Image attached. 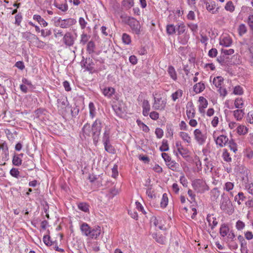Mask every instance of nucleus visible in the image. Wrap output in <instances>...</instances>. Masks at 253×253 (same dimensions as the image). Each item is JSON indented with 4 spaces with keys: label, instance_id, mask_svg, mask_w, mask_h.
Here are the masks:
<instances>
[{
    "label": "nucleus",
    "instance_id": "79ce46f5",
    "mask_svg": "<svg viewBox=\"0 0 253 253\" xmlns=\"http://www.w3.org/2000/svg\"><path fill=\"white\" fill-rule=\"evenodd\" d=\"M0 149L2 150V153L4 154L5 157L8 156V148L7 145L5 142H3L1 144H0Z\"/></svg>",
    "mask_w": 253,
    "mask_h": 253
},
{
    "label": "nucleus",
    "instance_id": "7ed1b4c3",
    "mask_svg": "<svg viewBox=\"0 0 253 253\" xmlns=\"http://www.w3.org/2000/svg\"><path fill=\"white\" fill-rule=\"evenodd\" d=\"M157 94L154 95V102L153 104L152 107L154 110H164L167 103V99L166 98H162L160 95L157 96Z\"/></svg>",
    "mask_w": 253,
    "mask_h": 253
},
{
    "label": "nucleus",
    "instance_id": "de8ad7c7",
    "mask_svg": "<svg viewBox=\"0 0 253 253\" xmlns=\"http://www.w3.org/2000/svg\"><path fill=\"white\" fill-rule=\"evenodd\" d=\"M166 30L167 34L170 35L174 34L176 29L173 24H169L167 25Z\"/></svg>",
    "mask_w": 253,
    "mask_h": 253
},
{
    "label": "nucleus",
    "instance_id": "69168bd1",
    "mask_svg": "<svg viewBox=\"0 0 253 253\" xmlns=\"http://www.w3.org/2000/svg\"><path fill=\"white\" fill-rule=\"evenodd\" d=\"M217 49L215 48H212L209 50L208 55L211 58H214L217 56Z\"/></svg>",
    "mask_w": 253,
    "mask_h": 253
},
{
    "label": "nucleus",
    "instance_id": "412c9836",
    "mask_svg": "<svg viewBox=\"0 0 253 253\" xmlns=\"http://www.w3.org/2000/svg\"><path fill=\"white\" fill-rule=\"evenodd\" d=\"M232 43L231 39L229 37H224L220 41L219 44L225 47H228Z\"/></svg>",
    "mask_w": 253,
    "mask_h": 253
},
{
    "label": "nucleus",
    "instance_id": "f03ea898",
    "mask_svg": "<svg viewBox=\"0 0 253 253\" xmlns=\"http://www.w3.org/2000/svg\"><path fill=\"white\" fill-rule=\"evenodd\" d=\"M126 24L130 27L133 33L139 35L141 34L142 29L139 21L132 17H128Z\"/></svg>",
    "mask_w": 253,
    "mask_h": 253
},
{
    "label": "nucleus",
    "instance_id": "bf43d9fd",
    "mask_svg": "<svg viewBox=\"0 0 253 253\" xmlns=\"http://www.w3.org/2000/svg\"><path fill=\"white\" fill-rule=\"evenodd\" d=\"M228 144L230 150L232 151L233 152L235 153L237 150V145L234 142L233 140L231 139L229 140L228 142Z\"/></svg>",
    "mask_w": 253,
    "mask_h": 253
},
{
    "label": "nucleus",
    "instance_id": "9d476101",
    "mask_svg": "<svg viewBox=\"0 0 253 253\" xmlns=\"http://www.w3.org/2000/svg\"><path fill=\"white\" fill-rule=\"evenodd\" d=\"M54 5L62 12H66L68 9L66 0H54Z\"/></svg>",
    "mask_w": 253,
    "mask_h": 253
},
{
    "label": "nucleus",
    "instance_id": "ea45409f",
    "mask_svg": "<svg viewBox=\"0 0 253 253\" xmlns=\"http://www.w3.org/2000/svg\"><path fill=\"white\" fill-rule=\"evenodd\" d=\"M168 201L169 200L168 195L166 193H164L163 195V197L161 201V207L163 208H166L168 205Z\"/></svg>",
    "mask_w": 253,
    "mask_h": 253
},
{
    "label": "nucleus",
    "instance_id": "5fc2aeb1",
    "mask_svg": "<svg viewBox=\"0 0 253 253\" xmlns=\"http://www.w3.org/2000/svg\"><path fill=\"white\" fill-rule=\"evenodd\" d=\"M247 31V29L246 25L244 24H242L239 25L238 28L239 34L240 36H242L245 34Z\"/></svg>",
    "mask_w": 253,
    "mask_h": 253
},
{
    "label": "nucleus",
    "instance_id": "c9c22d12",
    "mask_svg": "<svg viewBox=\"0 0 253 253\" xmlns=\"http://www.w3.org/2000/svg\"><path fill=\"white\" fill-rule=\"evenodd\" d=\"M183 94V91L181 89H178L175 92L171 94L172 99L173 101H175L178 98L181 97Z\"/></svg>",
    "mask_w": 253,
    "mask_h": 253
},
{
    "label": "nucleus",
    "instance_id": "a878e982",
    "mask_svg": "<svg viewBox=\"0 0 253 253\" xmlns=\"http://www.w3.org/2000/svg\"><path fill=\"white\" fill-rule=\"evenodd\" d=\"M219 232L220 235L224 237L228 235L229 232V228L227 225L223 224L221 225Z\"/></svg>",
    "mask_w": 253,
    "mask_h": 253
},
{
    "label": "nucleus",
    "instance_id": "4d7b16f0",
    "mask_svg": "<svg viewBox=\"0 0 253 253\" xmlns=\"http://www.w3.org/2000/svg\"><path fill=\"white\" fill-rule=\"evenodd\" d=\"M222 157L223 160L226 162H229L231 161V158L230 156V154L226 149H224L223 151Z\"/></svg>",
    "mask_w": 253,
    "mask_h": 253
},
{
    "label": "nucleus",
    "instance_id": "4c0bfd02",
    "mask_svg": "<svg viewBox=\"0 0 253 253\" xmlns=\"http://www.w3.org/2000/svg\"><path fill=\"white\" fill-rule=\"evenodd\" d=\"M245 199V197L242 192H239L234 198L235 201H236L239 205L241 204V202H243Z\"/></svg>",
    "mask_w": 253,
    "mask_h": 253
},
{
    "label": "nucleus",
    "instance_id": "1a4fd4ad",
    "mask_svg": "<svg viewBox=\"0 0 253 253\" xmlns=\"http://www.w3.org/2000/svg\"><path fill=\"white\" fill-rule=\"evenodd\" d=\"M194 135L195 139L199 144H203L205 142L206 136L199 129L197 128L194 131Z\"/></svg>",
    "mask_w": 253,
    "mask_h": 253
},
{
    "label": "nucleus",
    "instance_id": "393cba45",
    "mask_svg": "<svg viewBox=\"0 0 253 253\" xmlns=\"http://www.w3.org/2000/svg\"><path fill=\"white\" fill-rule=\"evenodd\" d=\"M90 38V36L87 35L84 32H83V33L81 35V39L80 41V43L82 45H85L87 43L89 39Z\"/></svg>",
    "mask_w": 253,
    "mask_h": 253
},
{
    "label": "nucleus",
    "instance_id": "58836bf2",
    "mask_svg": "<svg viewBox=\"0 0 253 253\" xmlns=\"http://www.w3.org/2000/svg\"><path fill=\"white\" fill-rule=\"evenodd\" d=\"M168 73L170 77L174 80L177 79V75L174 68L172 66H169L168 68Z\"/></svg>",
    "mask_w": 253,
    "mask_h": 253
},
{
    "label": "nucleus",
    "instance_id": "6ab92c4d",
    "mask_svg": "<svg viewBox=\"0 0 253 253\" xmlns=\"http://www.w3.org/2000/svg\"><path fill=\"white\" fill-rule=\"evenodd\" d=\"M115 92V89L112 87H105L102 89V93L107 98H111Z\"/></svg>",
    "mask_w": 253,
    "mask_h": 253
},
{
    "label": "nucleus",
    "instance_id": "9b49d317",
    "mask_svg": "<svg viewBox=\"0 0 253 253\" xmlns=\"http://www.w3.org/2000/svg\"><path fill=\"white\" fill-rule=\"evenodd\" d=\"M213 138L215 141L216 144L220 147H223L229 142L228 138L224 135H220L217 137L213 135Z\"/></svg>",
    "mask_w": 253,
    "mask_h": 253
},
{
    "label": "nucleus",
    "instance_id": "39448f33",
    "mask_svg": "<svg viewBox=\"0 0 253 253\" xmlns=\"http://www.w3.org/2000/svg\"><path fill=\"white\" fill-rule=\"evenodd\" d=\"M232 206V203L228 196L223 193L221 195L220 209L223 211H228V210L231 208Z\"/></svg>",
    "mask_w": 253,
    "mask_h": 253
},
{
    "label": "nucleus",
    "instance_id": "dca6fc26",
    "mask_svg": "<svg viewBox=\"0 0 253 253\" xmlns=\"http://www.w3.org/2000/svg\"><path fill=\"white\" fill-rule=\"evenodd\" d=\"M206 219L211 230H213L218 224L216 218L212 214H208Z\"/></svg>",
    "mask_w": 253,
    "mask_h": 253
},
{
    "label": "nucleus",
    "instance_id": "052dcab7",
    "mask_svg": "<svg viewBox=\"0 0 253 253\" xmlns=\"http://www.w3.org/2000/svg\"><path fill=\"white\" fill-rule=\"evenodd\" d=\"M225 9L230 12H233L234 10V6L233 2L231 1H228L225 6Z\"/></svg>",
    "mask_w": 253,
    "mask_h": 253
},
{
    "label": "nucleus",
    "instance_id": "bb28decb",
    "mask_svg": "<svg viewBox=\"0 0 253 253\" xmlns=\"http://www.w3.org/2000/svg\"><path fill=\"white\" fill-rule=\"evenodd\" d=\"M205 88V86L204 83L200 82L194 85L193 89L194 91L196 93H200L203 91Z\"/></svg>",
    "mask_w": 253,
    "mask_h": 253
},
{
    "label": "nucleus",
    "instance_id": "423d86ee",
    "mask_svg": "<svg viewBox=\"0 0 253 253\" xmlns=\"http://www.w3.org/2000/svg\"><path fill=\"white\" fill-rule=\"evenodd\" d=\"M200 2L203 7H205L210 12L214 14L215 13L217 10L215 9V3L214 1L211 0H202L200 1Z\"/></svg>",
    "mask_w": 253,
    "mask_h": 253
},
{
    "label": "nucleus",
    "instance_id": "338daca9",
    "mask_svg": "<svg viewBox=\"0 0 253 253\" xmlns=\"http://www.w3.org/2000/svg\"><path fill=\"white\" fill-rule=\"evenodd\" d=\"M43 241L44 243L48 246H50L52 244V242L50 241V237L48 235L43 236Z\"/></svg>",
    "mask_w": 253,
    "mask_h": 253
},
{
    "label": "nucleus",
    "instance_id": "8fccbe9b",
    "mask_svg": "<svg viewBox=\"0 0 253 253\" xmlns=\"http://www.w3.org/2000/svg\"><path fill=\"white\" fill-rule=\"evenodd\" d=\"M89 206L85 203H81L78 205V208L84 212H87L89 211Z\"/></svg>",
    "mask_w": 253,
    "mask_h": 253
},
{
    "label": "nucleus",
    "instance_id": "e2e57ef3",
    "mask_svg": "<svg viewBox=\"0 0 253 253\" xmlns=\"http://www.w3.org/2000/svg\"><path fill=\"white\" fill-rule=\"evenodd\" d=\"M79 23L82 30H84L87 24V22L83 17L79 18Z\"/></svg>",
    "mask_w": 253,
    "mask_h": 253
},
{
    "label": "nucleus",
    "instance_id": "f8f14e48",
    "mask_svg": "<svg viewBox=\"0 0 253 253\" xmlns=\"http://www.w3.org/2000/svg\"><path fill=\"white\" fill-rule=\"evenodd\" d=\"M175 147L179 154L183 158H186L188 156V150L182 146L180 141H176Z\"/></svg>",
    "mask_w": 253,
    "mask_h": 253
},
{
    "label": "nucleus",
    "instance_id": "09e8293b",
    "mask_svg": "<svg viewBox=\"0 0 253 253\" xmlns=\"http://www.w3.org/2000/svg\"><path fill=\"white\" fill-rule=\"evenodd\" d=\"M248 24L250 26L251 30L252 31L253 37L251 38V41L253 43V15H250L248 17Z\"/></svg>",
    "mask_w": 253,
    "mask_h": 253
},
{
    "label": "nucleus",
    "instance_id": "37998d69",
    "mask_svg": "<svg viewBox=\"0 0 253 253\" xmlns=\"http://www.w3.org/2000/svg\"><path fill=\"white\" fill-rule=\"evenodd\" d=\"M122 41L123 43L126 44H129L131 42V38L130 36L126 33H124L122 35Z\"/></svg>",
    "mask_w": 253,
    "mask_h": 253
},
{
    "label": "nucleus",
    "instance_id": "5701e85b",
    "mask_svg": "<svg viewBox=\"0 0 253 253\" xmlns=\"http://www.w3.org/2000/svg\"><path fill=\"white\" fill-rule=\"evenodd\" d=\"M152 236L157 242L161 244H164L166 241V237L162 234L154 233L152 234Z\"/></svg>",
    "mask_w": 253,
    "mask_h": 253
},
{
    "label": "nucleus",
    "instance_id": "a18cd8bd",
    "mask_svg": "<svg viewBox=\"0 0 253 253\" xmlns=\"http://www.w3.org/2000/svg\"><path fill=\"white\" fill-rule=\"evenodd\" d=\"M186 30V27L183 23H180L177 26L176 31L178 35H180L185 33Z\"/></svg>",
    "mask_w": 253,
    "mask_h": 253
},
{
    "label": "nucleus",
    "instance_id": "864d4df0",
    "mask_svg": "<svg viewBox=\"0 0 253 253\" xmlns=\"http://www.w3.org/2000/svg\"><path fill=\"white\" fill-rule=\"evenodd\" d=\"M109 135H110L109 131L108 130L106 127L105 131L103 134V138H102V141H103V143L105 142L106 143V142H109V141H110Z\"/></svg>",
    "mask_w": 253,
    "mask_h": 253
},
{
    "label": "nucleus",
    "instance_id": "a19ab883",
    "mask_svg": "<svg viewBox=\"0 0 253 253\" xmlns=\"http://www.w3.org/2000/svg\"><path fill=\"white\" fill-rule=\"evenodd\" d=\"M123 5L127 9H130L134 5V0H124Z\"/></svg>",
    "mask_w": 253,
    "mask_h": 253
},
{
    "label": "nucleus",
    "instance_id": "6e6d98bb",
    "mask_svg": "<svg viewBox=\"0 0 253 253\" xmlns=\"http://www.w3.org/2000/svg\"><path fill=\"white\" fill-rule=\"evenodd\" d=\"M235 107L237 108H242L244 105V102L242 98H237L234 103Z\"/></svg>",
    "mask_w": 253,
    "mask_h": 253
},
{
    "label": "nucleus",
    "instance_id": "473e14b6",
    "mask_svg": "<svg viewBox=\"0 0 253 253\" xmlns=\"http://www.w3.org/2000/svg\"><path fill=\"white\" fill-rule=\"evenodd\" d=\"M223 82V79L220 76L214 78L213 80V84L217 87L219 88L221 87V84Z\"/></svg>",
    "mask_w": 253,
    "mask_h": 253
},
{
    "label": "nucleus",
    "instance_id": "ddd939ff",
    "mask_svg": "<svg viewBox=\"0 0 253 253\" xmlns=\"http://www.w3.org/2000/svg\"><path fill=\"white\" fill-rule=\"evenodd\" d=\"M57 107L59 110L63 112L66 111V108L69 105V102L66 98L62 97L57 99Z\"/></svg>",
    "mask_w": 253,
    "mask_h": 253
},
{
    "label": "nucleus",
    "instance_id": "aec40b11",
    "mask_svg": "<svg viewBox=\"0 0 253 253\" xmlns=\"http://www.w3.org/2000/svg\"><path fill=\"white\" fill-rule=\"evenodd\" d=\"M91 228L86 223H83L80 227L82 234L84 235L89 237L90 233Z\"/></svg>",
    "mask_w": 253,
    "mask_h": 253
},
{
    "label": "nucleus",
    "instance_id": "72a5a7b5",
    "mask_svg": "<svg viewBox=\"0 0 253 253\" xmlns=\"http://www.w3.org/2000/svg\"><path fill=\"white\" fill-rule=\"evenodd\" d=\"M244 115L243 110L238 109L234 111V116L238 121L242 120Z\"/></svg>",
    "mask_w": 253,
    "mask_h": 253
},
{
    "label": "nucleus",
    "instance_id": "c03bdc74",
    "mask_svg": "<svg viewBox=\"0 0 253 253\" xmlns=\"http://www.w3.org/2000/svg\"><path fill=\"white\" fill-rule=\"evenodd\" d=\"M88 61H91V60H90V59H89L88 60H87V59H86L85 60H83L81 62V64L82 67L85 68L86 70H92V67L90 66V63H88Z\"/></svg>",
    "mask_w": 253,
    "mask_h": 253
},
{
    "label": "nucleus",
    "instance_id": "4be33fe9",
    "mask_svg": "<svg viewBox=\"0 0 253 253\" xmlns=\"http://www.w3.org/2000/svg\"><path fill=\"white\" fill-rule=\"evenodd\" d=\"M151 225H153L155 227H158L161 230H165V228L164 225L160 223L159 219L156 216H152L150 219Z\"/></svg>",
    "mask_w": 253,
    "mask_h": 253
},
{
    "label": "nucleus",
    "instance_id": "6e6552de",
    "mask_svg": "<svg viewBox=\"0 0 253 253\" xmlns=\"http://www.w3.org/2000/svg\"><path fill=\"white\" fill-rule=\"evenodd\" d=\"M75 38L70 32H67L64 35L62 41L67 46H72L75 43Z\"/></svg>",
    "mask_w": 253,
    "mask_h": 253
},
{
    "label": "nucleus",
    "instance_id": "7c9ffc66",
    "mask_svg": "<svg viewBox=\"0 0 253 253\" xmlns=\"http://www.w3.org/2000/svg\"><path fill=\"white\" fill-rule=\"evenodd\" d=\"M248 128L244 125H239L237 127V132L238 134L245 135L248 133Z\"/></svg>",
    "mask_w": 253,
    "mask_h": 253
},
{
    "label": "nucleus",
    "instance_id": "49530a36",
    "mask_svg": "<svg viewBox=\"0 0 253 253\" xmlns=\"http://www.w3.org/2000/svg\"><path fill=\"white\" fill-rule=\"evenodd\" d=\"M189 38V34L186 33L180 38V42L182 44L184 45L188 42Z\"/></svg>",
    "mask_w": 253,
    "mask_h": 253
},
{
    "label": "nucleus",
    "instance_id": "20e7f679",
    "mask_svg": "<svg viewBox=\"0 0 253 253\" xmlns=\"http://www.w3.org/2000/svg\"><path fill=\"white\" fill-rule=\"evenodd\" d=\"M192 186L194 189L200 193H204L209 190V188L205 181L203 179H196L192 182Z\"/></svg>",
    "mask_w": 253,
    "mask_h": 253
},
{
    "label": "nucleus",
    "instance_id": "f257e3e1",
    "mask_svg": "<svg viewBox=\"0 0 253 253\" xmlns=\"http://www.w3.org/2000/svg\"><path fill=\"white\" fill-rule=\"evenodd\" d=\"M104 124L102 121L99 119H97L92 125V136L94 143L98 142L100 132Z\"/></svg>",
    "mask_w": 253,
    "mask_h": 253
},
{
    "label": "nucleus",
    "instance_id": "603ef678",
    "mask_svg": "<svg viewBox=\"0 0 253 253\" xmlns=\"http://www.w3.org/2000/svg\"><path fill=\"white\" fill-rule=\"evenodd\" d=\"M105 147V150L110 153H113L114 152V149L113 147L111 145L110 142H105L103 143Z\"/></svg>",
    "mask_w": 253,
    "mask_h": 253
},
{
    "label": "nucleus",
    "instance_id": "13d9d810",
    "mask_svg": "<svg viewBox=\"0 0 253 253\" xmlns=\"http://www.w3.org/2000/svg\"><path fill=\"white\" fill-rule=\"evenodd\" d=\"M13 164L16 166H19L21 165L22 160L18 156H14L12 160Z\"/></svg>",
    "mask_w": 253,
    "mask_h": 253
},
{
    "label": "nucleus",
    "instance_id": "774afa93",
    "mask_svg": "<svg viewBox=\"0 0 253 253\" xmlns=\"http://www.w3.org/2000/svg\"><path fill=\"white\" fill-rule=\"evenodd\" d=\"M247 121L248 123L253 124V110L248 113L247 117Z\"/></svg>",
    "mask_w": 253,
    "mask_h": 253
},
{
    "label": "nucleus",
    "instance_id": "b1692460",
    "mask_svg": "<svg viewBox=\"0 0 253 253\" xmlns=\"http://www.w3.org/2000/svg\"><path fill=\"white\" fill-rule=\"evenodd\" d=\"M95 45L94 42L92 41H89L86 45V51L87 52L91 54H93L95 52Z\"/></svg>",
    "mask_w": 253,
    "mask_h": 253
},
{
    "label": "nucleus",
    "instance_id": "3c124183",
    "mask_svg": "<svg viewBox=\"0 0 253 253\" xmlns=\"http://www.w3.org/2000/svg\"><path fill=\"white\" fill-rule=\"evenodd\" d=\"M169 149V147L168 141L164 139L162 141V145L160 147V150L161 152H165L168 151Z\"/></svg>",
    "mask_w": 253,
    "mask_h": 253
},
{
    "label": "nucleus",
    "instance_id": "2f4dec72",
    "mask_svg": "<svg viewBox=\"0 0 253 253\" xmlns=\"http://www.w3.org/2000/svg\"><path fill=\"white\" fill-rule=\"evenodd\" d=\"M82 131L84 136H90L91 133L92 134L90 126L88 124H86L82 128Z\"/></svg>",
    "mask_w": 253,
    "mask_h": 253
},
{
    "label": "nucleus",
    "instance_id": "4468645a",
    "mask_svg": "<svg viewBox=\"0 0 253 253\" xmlns=\"http://www.w3.org/2000/svg\"><path fill=\"white\" fill-rule=\"evenodd\" d=\"M186 115L189 119L195 116V110L192 102H189L186 105Z\"/></svg>",
    "mask_w": 253,
    "mask_h": 253
},
{
    "label": "nucleus",
    "instance_id": "c756f323",
    "mask_svg": "<svg viewBox=\"0 0 253 253\" xmlns=\"http://www.w3.org/2000/svg\"><path fill=\"white\" fill-rule=\"evenodd\" d=\"M33 19L44 27H46L48 25L47 23L39 15H34Z\"/></svg>",
    "mask_w": 253,
    "mask_h": 253
},
{
    "label": "nucleus",
    "instance_id": "c85d7f7f",
    "mask_svg": "<svg viewBox=\"0 0 253 253\" xmlns=\"http://www.w3.org/2000/svg\"><path fill=\"white\" fill-rule=\"evenodd\" d=\"M167 166L169 169L173 171H177L179 169V165L176 163L174 161H170L166 164Z\"/></svg>",
    "mask_w": 253,
    "mask_h": 253
},
{
    "label": "nucleus",
    "instance_id": "e433bc0d",
    "mask_svg": "<svg viewBox=\"0 0 253 253\" xmlns=\"http://www.w3.org/2000/svg\"><path fill=\"white\" fill-rule=\"evenodd\" d=\"M89 116L91 119L95 116V107L93 102L89 103Z\"/></svg>",
    "mask_w": 253,
    "mask_h": 253
},
{
    "label": "nucleus",
    "instance_id": "cd10ccee",
    "mask_svg": "<svg viewBox=\"0 0 253 253\" xmlns=\"http://www.w3.org/2000/svg\"><path fill=\"white\" fill-rule=\"evenodd\" d=\"M179 136L184 142L187 143H191V138L188 133L184 131H180L179 132Z\"/></svg>",
    "mask_w": 253,
    "mask_h": 253
},
{
    "label": "nucleus",
    "instance_id": "a211bd4d",
    "mask_svg": "<svg viewBox=\"0 0 253 253\" xmlns=\"http://www.w3.org/2000/svg\"><path fill=\"white\" fill-rule=\"evenodd\" d=\"M112 107L117 116L122 117L124 113V109L120 103L113 104Z\"/></svg>",
    "mask_w": 253,
    "mask_h": 253
},
{
    "label": "nucleus",
    "instance_id": "2eb2a0df",
    "mask_svg": "<svg viewBox=\"0 0 253 253\" xmlns=\"http://www.w3.org/2000/svg\"><path fill=\"white\" fill-rule=\"evenodd\" d=\"M90 230L89 234L90 235H89V237L95 239L99 236L101 232V228L98 226H95L91 228Z\"/></svg>",
    "mask_w": 253,
    "mask_h": 253
},
{
    "label": "nucleus",
    "instance_id": "0eeeda50",
    "mask_svg": "<svg viewBox=\"0 0 253 253\" xmlns=\"http://www.w3.org/2000/svg\"><path fill=\"white\" fill-rule=\"evenodd\" d=\"M57 22L59 23L58 25L61 28H68L74 25L76 23V21L73 18L62 19L61 18H59L57 21Z\"/></svg>",
    "mask_w": 253,
    "mask_h": 253
},
{
    "label": "nucleus",
    "instance_id": "0e129e2a",
    "mask_svg": "<svg viewBox=\"0 0 253 253\" xmlns=\"http://www.w3.org/2000/svg\"><path fill=\"white\" fill-rule=\"evenodd\" d=\"M233 93L236 95H241L243 93V88L239 85L236 86L233 90Z\"/></svg>",
    "mask_w": 253,
    "mask_h": 253
},
{
    "label": "nucleus",
    "instance_id": "f704fd0d",
    "mask_svg": "<svg viewBox=\"0 0 253 253\" xmlns=\"http://www.w3.org/2000/svg\"><path fill=\"white\" fill-rule=\"evenodd\" d=\"M220 195V192L217 188H214L211 191V198L212 200H216Z\"/></svg>",
    "mask_w": 253,
    "mask_h": 253
},
{
    "label": "nucleus",
    "instance_id": "680f3d73",
    "mask_svg": "<svg viewBox=\"0 0 253 253\" xmlns=\"http://www.w3.org/2000/svg\"><path fill=\"white\" fill-rule=\"evenodd\" d=\"M234 187V183L231 182H227L225 183L223 189L226 191H230L232 190Z\"/></svg>",
    "mask_w": 253,
    "mask_h": 253
},
{
    "label": "nucleus",
    "instance_id": "f3484780",
    "mask_svg": "<svg viewBox=\"0 0 253 253\" xmlns=\"http://www.w3.org/2000/svg\"><path fill=\"white\" fill-rule=\"evenodd\" d=\"M199 101L200 103L199 106V112L201 113H204L205 109L208 106V101L205 97L201 96L199 98Z\"/></svg>",
    "mask_w": 253,
    "mask_h": 253
}]
</instances>
